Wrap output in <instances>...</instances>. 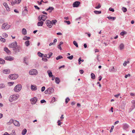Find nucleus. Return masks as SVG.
I'll return each instance as SVG.
<instances>
[{
	"mask_svg": "<svg viewBox=\"0 0 135 135\" xmlns=\"http://www.w3.org/2000/svg\"><path fill=\"white\" fill-rule=\"evenodd\" d=\"M25 45L27 46L28 47L30 45V41L28 40L26 41L25 43Z\"/></svg>",
	"mask_w": 135,
	"mask_h": 135,
	"instance_id": "nucleus-27",
	"label": "nucleus"
},
{
	"mask_svg": "<svg viewBox=\"0 0 135 135\" xmlns=\"http://www.w3.org/2000/svg\"><path fill=\"white\" fill-rule=\"evenodd\" d=\"M21 88L22 85L20 84H18L15 87L14 90L15 92H18L21 90Z\"/></svg>",
	"mask_w": 135,
	"mask_h": 135,
	"instance_id": "nucleus-4",
	"label": "nucleus"
},
{
	"mask_svg": "<svg viewBox=\"0 0 135 135\" xmlns=\"http://www.w3.org/2000/svg\"><path fill=\"white\" fill-rule=\"evenodd\" d=\"M14 83L13 82H9L8 83V84L9 86H11Z\"/></svg>",
	"mask_w": 135,
	"mask_h": 135,
	"instance_id": "nucleus-43",
	"label": "nucleus"
},
{
	"mask_svg": "<svg viewBox=\"0 0 135 135\" xmlns=\"http://www.w3.org/2000/svg\"><path fill=\"white\" fill-rule=\"evenodd\" d=\"M47 18V17L46 16L44 15H41V19L43 21H45Z\"/></svg>",
	"mask_w": 135,
	"mask_h": 135,
	"instance_id": "nucleus-20",
	"label": "nucleus"
},
{
	"mask_svg": "<svg viewBox=\"0 0 135 135\" xmlns=\"http://www.w3.org/2000/svg\"><path fill=\"white\" fill-rule=\"evenodd\" d=\"M6 87L5 85L3 83L0 84V89L4 88Z\"/></svg>",
	"mask_w": 135,
	"mask_h": 135,
	"instance_id": "nucleus-28",
	"label": "nucleus"
},
{
	"mask_svg": "<svg viewBox=\"0 0 135 135\" xmlns=\"http://www.w3.org/2000/svg\"><path fill=\"white\" fill-rule=\"evenodd\" d=\"M74 44L76 46V47H78V46L77 43L75 41H74L73 42Z\"/></svg>",
	"mask_w": 135,
	"mask_h": 135,
	"instance_id": "nucleus-39",
	"label": "nucleus"
},
{
	"mask_svg": "<svg viewBox=\"0 0 135 135\" xmlns=\"http://www.w3.org/2000/svg\"><path fill=\"white\" fill-rule=\"evenodd\" d=\"M60 46H61V45H58L57 46V47L61 50H62V49L61 48Z\"/></svg>",
	"mask_w": 135,
	"mask_h": 135,
	"instance_id": "nucleus-63",
	"label": "nucleus"
},
{
	"mask_svg": "<svg viewBox=\"0 0 135 135\" xmlns=\"http://www.w3.org/2000/svg\"><path fill=\"white\" fill-rule=\"evenodd\" d=\"M101 7V6L100 3H99L98 5L95 8L96 9H99Z\"/></svg>",
	"mask_w": 135,
	"mask_h": 135,
	"instance_id": "nucleus-45",
	"label": "nucleus"
},
{
	"mask_svg": "<svg viewBox=\"0 0 135 135\" xmlns=\"http://www.w3.org/2000/svg\"><path fill=\"white\" fill-rule=\"evenodd\" d=\"M8 35L6 33H3L2 34V36H3L5 38L7 37H8Z\"/></svg>",
	"mask_w": 135,
	"mask_h": 135,
	"instance_id": "nucleus-40",
	"label": "nucleus"
},
{
	"mask_svg": "<svg viewBox=\"0 0 135 135\" xmlns=\"http://www.w3.org/2000/svg\"><path fill=\"white\" fill-rule=\"evenodd\" d=\"M44 24V22L41 21L38 22L37 25L38 26H42Z\"/></svg>",
	"mask_w": 135,
	"mask_h": 135,
	"instance_id": "nucleus-25",
	"label": "nucleus"
},
{
	"mask_svg": "<svg viewBox=\"0 0 135 135\" xmlns=\"http://www.w3.org/2000/svg\"><path fill=\"white\" fill-rule=\"evenodd\" d=\"M34 7L36 9H37L38 10H39L40 9V8L37 6H34Z\"/></svg>",
	"mask_w": 135,
	"mask_h": 135,
	"instance_id": "nucleus-61",
	"label": "nucleus"
},
{
	"mask_svg": "<svg viewBox=\"0 0 135 135\" xmlns=\"http://www.w3.org/2000/svg\"><path fill=\"white\" fill-rule=\"evenodd\" d=\"M9 122L10 123L13 122L14 124L16 126H19L20 125V124L16 120H14L11 119L9 121Z\"/></svg>",
	"mask_w": 135,
	"mask_h": 135,
	"instance_id": "nucleus-7",
	"label": "nucleus"
},
{
	"mask_svg": "<svg viewBox=\"0 0 135 135\" xmlns=\"http://www.w3.org/2000/svg\"><path fill=\"white\" fill-rule=\"evenodd\" d=\"M64 22L66 23L68 25H69L70 24V22L69 21H64Z\"/></svg>",
	"mask_w": 135,
	"mask_h": 135,
	"instance_id": "nucleus-51",
	"label": "nucleus"
},
{
	"mask_svg": "<svg viewBox=\"0 0 135 135\" xmlns=\"http://www.w3.org/2000/svg\"><path fill=\"white\" fill-rule=\"evenodd\" d=\"M45 87L44 86H43L41 88V91L42 92L44 91L45 89Z\"/></svg>",
	"mask_w": 135,
	"mask_h": 135,
	"instance_id": "nucleus-54",
	"label": "nucleus"
},
{
	"mask_svg": "<svg viewBox=\"0 0 135 135\" xmlns=\"http://www.w3.org/2000/svg\"><path fill=\"white\" fill-rule=\"evenodd\" d=\"M46 24L47 27L50 28L52 26V23L51 21L49 20H47L46 22Z\"/></svg>",
	"mask_w": 135,
	"mask_h": 135,
	"instance_id": "nucleus-8",
	"label": "nucleus"
},
{
	"mask_svg": "<svg viewBox=\"0 0 135 135\" xmlns=\"http://www.w3.org/2000/svg\"><path fill=\"white\" fill-rule=\"evenodd\" d=\"M73 58V55H71L70 56H68L67 57V58L69 59L70 60H72Z\"/></svg>",
	"mask_w": 135,
	"mask_h": 135,
	"instance_id": "nucleus-42",
	"label": "nucleus"
},
{
	"mask_svg": "<svg viewBox=\"0 0 135 135\" xmlns=\"http://www.w3.org/2000/svg\"><path fill=\"white\" fill-rule=\"evenodd\" d=\"M42 2H43V1L42 0H41V2H39V1H38L37 3H38V4L39 5H41L42 4Z\"/></svg>",
	"mask_w": 135,
	"mask_h": 135,
	"instance_id": "nucleus-58",
	"label": "nucleus"
},
{
	"mask_svg": "<svg viewBox=\"0 0 135 135\" xmlns=\"http://www.w3.org/2000/svg\"><path fill=\"white\" fill-rule=\"evenodd\" d=\"M70 99L68 98H67L65 100V103L66 104L69 101Z\"/></svg>",
	"mask_w": 135,
	"mask_h": 135,
	"instance_id": "nucleus-46",
	"label": "nucleus"
},
{
	"mask_svg": "<svg viewBox=\"0 0 135 135\" xmlns=\"http://www.w3.org/2000/svg\"><path fill=\"white\" fill-rule=\"evenodd\" d=\"M107 18H108L109 20H114L116 19L115 17H112L110 16L108 17Z\"/></svg>",
	"mask_w": 135,
	"mask_h": 135,
	"instance_id": "nucleus-32",
	"label": "nucleus"
},
{
	"mask_svg": "<svg viewBox=\"0 0 135 135\" xmlns=\"http://www.w3.org/2000/svg\"><path fill=\"white\" fill-rule=\"evenodd\" d=\"M37 98L35 97H34L30 100L31 103L32 104H34L36 103L37 101Z\"/></svg>",
	"mask_w": 135,
	"mask_h": 135,
	"instance_id": "nucleus-10",
	"label": "nucleus"
},
{
	"mask_svg": "<svg viewBox=\"0 0 135 135\" xmlns=\"http://www.w3.org/2000/svg\"><path fill=\"white\" fill-rule=\"evenodd\" d=\"M21 0H15L13 1H12L11 2V5L12 6L14 5L15 4H19L21 2Z\"/></svg>",
	"mask_w": 135,
	"mask_h": 135,
	"instance_id": "nucleus-9",
	"label": "nucleus"
},
{
	"mask_svg": "<svg viewBox=\"0 0 135 135\" xmlns=\"http://www.w3.org/2000/svg\"><path fill=\"white\" fill-rule=\"evenodd\" d=\"M22 33L24 35H25L27 34V31L24 28H23L22 29Z\"/></svg>",
	"mask_w": 135,
	"mask_h": 135,
	"instance_id": "nucleus-24",
	"label": "nucleus"
},
{
	"mask_svg": "<svg viewBox=\"0 0 135 135\" xmlns=\"http://www.w3.org/2000/svg\"><path fill=\"white\" fill-rule=\"evenodd\" d=\"M5 63V61L4 60L0 58V64H3Z\"/></svg>",
	"mask_w": 135,
	"mask_h": 135,
	"instance_id": "nucleus-34",
	"label": "nucleus"
},
{
	"mask_svg": "<svg viewBox=\"0 0 135 135\" xmlns=\"http://www.w3.org/2000/svg\"><path fill=\"white\" fill-rule=\"evenodd\" d=\"M37 86L35 85H31V89L32 90L35 91L37 89Z\"/></svg>",
	"mask_w": 135,
	"mask_h": 135,
	"instance_id": "nucleus-18",
	"label": "nucleus"
},
{
	"mask_svg": "<svg viewBox=\"0 0 135 135\" xmlns=\"http://www.w3.org/2000/svg\"><path fill=\"white\" fill-rule=\"evenodd\" d=\"M11 27V26L8 25L7 22L4 23L1 26V29L4 30H6L9 29Z\"/></svg>",
	"mask_w": 135,
	"mask_h": 135,
	"instance_id": "nucleus-1",
	"label": "nucleus"
},
{
	"mask_svg": "<svg viewBox=\"0 0 135 135\" xmlns=\"http://www.w3.org/2000/svg\"><path fill=\"white\" fill-rule=\"evenodd\" d=\"M54 89L53 88H49L45 91V92H47L48 93H52L54 92Z\"/></svg>",
	"mask_w": 135,
	"mask_h": 135,
	"instance_id": "nucleus-11",
	"label": "nucleus"
},
{
	"mask_svg": "<svg viewBox=\"0 0 135 135\" xmlns=\"http://www.w3.org/2000/svg\"><path fill=\"white\" fill-rule=\"evenodd\" d=\"M55 102V99L54 97H53L51 100V102L52 103H53L54 102Z\"/></svg>",
	"mask_w": 135,
	"mask_h": 135,
	"instance_id": "nucleus-44",
	"label": "nucleus"
},
{
	"mask_svg": "<svg viewBox=\"0 0 135 135\" xmlns=\"http://www.w3.org/2000/svg\"><path fill=\"white\" fill-rule=\"evenodd\" d=\"M80 2L79 1H76L74 2L73 4V7H78L79 5L80 4Z\"/></svg>",
	"mask_w": 135,
	"mask_h": 135,
	"instance_id": "nucleus-13",
	"label": "nucleus"
},
{
	"mask_svg": "<svg viewBox=\"0 0 135 135\" xmlns=\"http://www.w3.org/2000/svg\"><path fill=\"white\" fill-rule=\"evenodd\" d=\"M91 78L93 79H94L95 78V75L93 73H91Z\"/></svg>",
	"mask_w": 135,
	"mask_h": 135,
	"instance_id": "nucleus-33",
	"label": "nucleus"
},
{
	"mask_svg": "<svg viewBox=\"0 0 135 135\" xmlns=\"http://www.w3.org/2000/svg\"><path fill=\"white\" fill-rule=\"evenodd\" d=\"M18 95L17 94L16 95H11L9 98V101L11 102H12L14 100L17 99L18 97Z\"/></svg>",
	"mask_w": 135,
	"mask_h": 135,
	"instance_id": "nucleus-2",
	"label": "nucleus"
},
{
	"mask_svg": "<svg viewBox=\"0 0 135 135\" xmlns=\"http://www.w3.org/2000/svg\"><path fill=\"white\" fill-rule=\"evenodd\" d=\"M21 49V47L20 46H18L16 47L14 49H13V50L15 52H18L20 51Z\"/></svg>",
	"mask_w": 135,
	"mask_h": 135,
	"instance_id": "nucleus-12",
	"label": "nucleus"
},
{
	"mask_svg": "<svg viewBox=\"0 0 135 135\" xmlns=\"http://www.w3.org/2000/svg\"><path fill=\"white\" fill-rule=\"evenodd\" d=\"M9 46L10 48L14 49L17 46V42L15 41L9 44Z\"/></svg>",
	"mask_w": 135,
	"mask_h": 135,
	"instance_id": "nucleus-6",
	"label": "nucleus"
},
{
	"mask_svg": "<svg viewBox=\"0 0 135 135\" xmlns=\"http://www.w3.org/2000/svg\"><path fill=\"white\" fill-rule=\"evenodd\" d=\"M26 132L27 130L25 128L22 131V134L23 135H24L26 133Z\"/></svg>",
	"mask_w": 135,
	"mask_h": 135,
	"instance_id": "nucleus-30",
	"label": "nucleus"
},
{
	"mask_svg": "<svg viewBox=\"0 0 135 135\" xmlns=\"http://www.w3.org/2000/svg\"><path fill=\"white\" fill-rule=\"evenodd\" d=\"M126 34V32H122L120 33V35L122 36H123L124 34Z\"/></svg>",
	"mask_w": 135,
	"mask_h": 135,
	"instance_id": "nucleus-50",
	"label": "nucleus"
},
{
	"mask_svg": "<svg viewBox=\"0 0 135 135\" xmlns=\"http://www.w3.org/2000/svg\"><path fill=\"white\" fill-rule=\"evenodd\" d=\"M5 59L7 60L10 61H12L14 60V57L11 56H7L5 58Z\"/></svg>",
	"mask_w": 135,
	"mask_h": 135,
	"instance_id": "nucleus-15",
	"label": "nucleus"
},
{
	"mask_svg": "<svg viewBox=\"0 0 135 135\" xmlns=\"http://www.w3.org/2000/svg\"><path fill=\"white\" fill-rule=\"evenodd\" d=\"M38 56L40 57H42L44 56V54L41 53L40 52H38L37 53Z\"/></svg>",
	"mask_w": 135,
	"mask_h": 135,
	"instance_id": "nucleus-35",
	"label": "nucleus"
},
{
	"mask_svg": "<svg viewBox=\"0 0 135 135\" xmlns=\"http://www.w3.org/2000/svg\"><path fill=\"white\" fill-rule=\"evenodd\" d=\"M51 22L52 23V24H54L55 25V24L57 22V21L56 20H52Z\"/></svg>",
	"mask_w": 135,
	"mask_h": 135,
	"instance_id": "nucleus-37",
	"label": "nucleus"
},
{
	"mask_svg": "<svg viewBox=\"0 0 135 135\" xmlns=\"http://www.w3.org/2000/svg\"><path fill=\"white\" fill-rule=\"evenodd\" d=\"M3 72L5 74H7L10 73V71L9 69H4L3 70Z\"/></svg>",
	"mask_w": 135,
	"mask_h": 135,
	"instance_id": "nucleus-19",
	"label": "nucleus"
},
{
	"mask_svg": "<svg viewBox=\"0 0 135 135\" xmlns=\"http://www.w3.org/2000/svg\"><path fill=\"white\" fill-rule=\"evenodd\" d=\"M38 20L39 21H40L42 20L41 19V16H39L38 17Z\"/></svg>",
	"mask_w": 135,
	"mask_h": 135,
	"instance_id": "nucleus-52",
	"label": "nucleus"
},
{
	"mask_svg": "<svg viewBox=\"0 0 135 135\" xmlns=\"http://www.w3.org/2000/svg\"><path fill=\"white\" fill-rule=\"evenodd\" d=\"M122 10L124 12H126L127 11V9L126 8L124 7L122 8Z\"/></svg>",
	"mask_w": 135,
	"mask_h": 135,
	"instance_id": "nucleus-41",
	"label": "nucleus"
},
{
	"mask_svg": "<svg viewBox=\"0 0 135 135\" xmlns=\"http://www.w3.org/2000/svg\"><path fill=\"white\" fill-rule=\"evenodd\" d=\"M129 127V125L127 124L126 123L123 124V128L124 129H127Z\"/></svg>",
	"mask_w": 135,
	"mask_h": 135,
	"instance_id": "nucleus-23",
	"label": "nucleus"
},
{
	"mask_svg": "<svg viewBox=\"0 0 135 135\" xmlns=\"http://www.w3.org/2000/svg\"><path fill=\"white\" fill-rule=\"evenodd\" d=\"M80 72L81 74H82L84 73V71L83 70H81L79 71Z\"/></svg>",
	"mask_w": 135,
	"mask_h": 135,
	"instance_id": "nucleus-62",
	"label": "nucleus"
},
{
	"mask_svg": "<svg viewBox=\"0 0 135 135\" xmlns=\"http://www.w3.org/2000/svg\"><path fill=\"white\" fill-rule=\"evenodd\" d=\"M30 39V37H29L25 36L23 38V39L25 40H28Z\"/></svg>",
	"mask_w": 135,
	"mask_h": 135,
	"instance_id": "nucleus-31",
	"label": "nucleus"
},
{
	"mask_svg": "<svg viewBox=\"0 0 135 135\" xmlns=\"http://www.w3.org/2000/svg\"><path fill=\"white\" fill-rule=\"evenodd\" d=\"M109 10L110 11H112L113 12L114 11V9L113 8H109Z\"/></svg>",
	"mask_w": 135,
	"mask_h": 135,
	"instance_id": "nucleus-57",
	"label": "nucleus"
},
{
	"mask_svg": "<svg viewBox=\"0 0 135 135\" xmlns=\"http://www.w3.org/2000/svg\"><path fill=\"white\" fill-rule=\"evenodd\" d=\"M63 58L62 56L61 55H59L56 58V59L57 60Z\"/></svg>",
	"mask_w": 135,
	"mask_h": 135,
	"instance_id": "nucleus-36",
	"label": "nucleus"
},
{
	"mask_svg": "<svg viewBox=\"0 0 135 135\" xmlns=\"http://www.w3.org/2000/svg\"><path fill=\"white\" fill-rule=\"evenodd\" d=\"M127 64L126 61H125L123 64V65L124 66H126L127 65Z\"/></svg>",
	"mask_w": 135,
	"mask_h": 135,
	"instance_id": "nucleus-64",
	"label": "nucleus"
},
{
	"mask_svg": "<svg viewBox=\"0 0 135 135\" xmlns=\"http://www.w3.org/2000/svg\"><path fill=\"white\" fill-rule=\"evenodd\" d=\"M124 47V46L123 44H121L119 46V48L120 50H122L123 49Z\"/></svg>",
	"mask_w": 135,
	"mask_h": 135,
	"instance_id": "nucleus-26",
	"label": "nucleus"
},
{
	"mask_svg": "<svg viewBox=\"0 0 135 135\" xmlns=\"http://www.w3.org/2000/svg\"><path fill=\"white\" fill-rule=\"evenodd\" d=\"M52 53L51 52H50L49 53V56L47 57L48 58H49L50 57H51V56L52 55Z\"/></svg>",
	"mask_w": 135,
	"mask_h": 135,
	"instance_id": "nucleus-49",
	"label": "nucleus"
},
{
	"mask_svg": "<svg viewBox=\"0 0 135 135\" xmlns=\"http://www.w3.org/2000/svg\"><path fill=\"white\" fill-rule=\"evenodd\" d=\"M57 123H58V126H60L61 124V122H60V120H58L57 122Z\"/></svg>",
	"mask_w": 135,
	"mask_h": 135,
	"instance_id": "nucleus-60",
	"label": "nucleus"
},
{
	"mask_svg": "<svg viewBox=\"0 0 135 135\" xmlns=\"http://www.w3.org/2000/svg\"><path fill=\"white\" fill-rule=\"evenodd\" d=\"M3 5L5 6L7 11H9L10 10V8L9 7L6 3L4 2L3 3Z\"/></svg>",
	"mask_w": 135,
	"mask_h": 135,
	"instance_id": "nucleus-17",
	"label": "nucleus"
},
{
	"mask_svg": "<svg viewBox=\"0 0 135 135\" xmlns=\"http://www.w3.org/2000/svg\"><path fill=\"white\" fill-rule=\"evenodd\" d=\"M41 103H45L46 102V101L44 99H43L41 100L40 101Z\"/></svg>",
	"mask_w": 135,
	"mask_h": 135,
	"instance_id": "nucleus-59",
	"label": "nucleus"
},
{
	"mask_svg": "<svg viewBox=\"0 0 135 135\" xmlns=\"http://www.w3.org/2000/svg\"><path fill=\"white\" fill-rule=\"evenodd\" d=\"M38 72L35 69H32L30 70L29 73L30 75H36L37 74Z\"/></svg>",
	"mask_w": 135,
	"mask_h": 135,
	"instance_id": "nucleus-3",
	"label": "nucleus"
},
{
	"mask_svg": "<svg viewBox=\"0 0 135 135\" xmlns=\"http://www.w3.org/2000/svg\"><path fill=\"white\" fill-rule=\"evenodd\" d=\"M114 126H112L111 127V129L110 131V132H111L113 130V129H114Z\"/></svg>",
	"mask_w": 135,
	"mask_h": 135,
	"instance_id": "nucleus-53",
	"label": "nucleus"
},
{
	"mask_svg": "<svg viewBox=\"0 0 135 135\" xmlns=\"http://www.w3.org/2000/svg\"><path fill=\"white\" fill-rule=\"evenodd\" d=\"M117 69L113 66H112L109 69V71L110 72H115Z\"/></svg>",
	"mask_w": 135,
	"mask_h": 135,
	"instance_id": "nucleus-14",
	"label": "nucleus"
},
{
	"mask_svg": "<svg viewBox=\"0 0 135 135\" xmlns=\"http://www.w3.org/2000/svg\"><path fill=\"white\" fill-rule=\"evenodd\" d=\"M50 10L51 11H49L50 12H51V11L54 10V8L52 7H50L48 9H46V10L48 11Z\"/></svg>",
	"mask_w": 135,
	"mask_h": 135,
	"instance_id": "nucleus-29",
	"label": "nucleus"
},
{
	"mask_svg": "<svg viewBox=\"0 0 135 135\" xmlns=\"http://www.w3.org/2000/svg\"><path fill=\"white\" fill-rule=\"evenodd\" d=\"M94 12L96 14H98L101 13V11H94Z\"/></svg>",
	"mask_w": 135,
	"mask_h": 135,
	"instance_id": "nucleus-38",
	"label": "nucleus"
},
{
	"mask_svg": "<svg viewBox=\"0 0 135 135\" xmlns=\"http://www.w3.org/2000/svg\"><path fill=\"white\" fill-rule=\"evenodd\" d=\"M120 95L119 93H118V94L114 95V97L117 98H118L119 96Z\"/></svg>",
	"mask_w": 135,
	"mask_h": 135,
	"instance_id": "nucleus-56",
	"label": "nucleus"
},
{
	"mask_svg": "<svg viewBox=\"0 0 135 135\" xmlns=\"http://www.w3.org/2000/svg\"><path fill=\"white\" fill-rule=\"evenodd\" d=\"M0 41L3 42H6V40L4 38H2V39H1Z\"/></svg>",
	"mask_w": 135,
	"mask_h": 135,
	"instance_id": "nucleus-48",
	"label": "nucleus"
},
{
	"mask_svg": "<svg viewBox=\"0 0 135 135\" xmlns=\"http://www.w3.org/2000/svg\"><path fill=\"white\" fill-rule=\"evenodd\" d=\"M47 73H48L49 77L50 78H51V77L54 76L52 74V72L50 70H48L47 71Z\"/></svg>",
	"mask_w": 135,
	"mask_h": 135,
	"instance_id": "nucleus-22",
	"label": "nucleus"
},
{
	"mask_svg": "<svg viewBox=\"0 0 135 135\" xmlns=\"http://www.w3.org/2000/svg\"><path fill=\"white\" fill-rule=\"evenodd\" d=\"M132 103L133 105L134 108L135 107V100H133L132 101Z\"/></svg>",
	"mask_w": 135,
	"mask_h": 135,
	"instance_id": "nucleus-47",
	"label": "nucleus"
},
{
	"mask_svg": "<svg viewBox=\"0 0 135 135\" xmlns=\"http://www.w3.org/2000/svg\"><path fill=\"white\" fill-rule=\"evenodd\" d=\"M18 77L17 74H13L9 75V78L11 79L15 80Z\"/></svg>",
	"mask_w": 135,
	"mask_h": 135,
	"instance_id": "nucleus-5",
	"label": "nucleus"
},
{
	"mask_svg": "<svg viewBox=\"0 0 135 135\" xmlns=\"http://www.w3.org/2000/svg\"><path fill=\"white\" fill-rule=\"evenodd\" d=\"M4 50L8 54H10L11 53L10 51L8 49L7 47H6L4 48Z\"/></svg>",
	"mask_w": 135,
	"mask_h": 135,
	"instance_id": "nucleus-16",
	"label": "nucleus"
},
{
	"mask_svg": "<svg viewBox=\"0 0 135 135\" xmlns=\"http://www.w3.org/2000/svg\"><path fill=\"white\" fill-rule=\"evenodd\" d=\"M55 83L57 84H59L60 81V79L58 77H56L55 79Z\"/></svg>",
	"mask_w": 135,
	"mask_h": 135,
	"instance_id": "nucleus-21",
	"label": "nucleus"
},
{
	"mask_svg": "<svg viewBox=\"0 0 135 135\" xmlns=\"http://www.w3.org/2000/svg\"><path fill=\"white\" fill-rule=\"evenodd\" d=\"M42 60L43 61H47V59L46 58H42Z\"/></svg>",
	"mask_w": 135,
	"mask_h": 135,
	"instance_id": "nucleus-55",
	"label": "nucleus"
}]
</instances>
